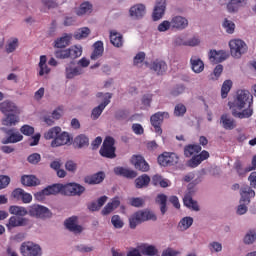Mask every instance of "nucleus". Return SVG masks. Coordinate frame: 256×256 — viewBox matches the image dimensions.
<instances>
[{"instance_id": "nucleus-23", "label": "nucleus", "mask_w": 256, "mask_h": 256, "mask_svg": "<svg viewBox=\"0 0 256 256\" xmlns=\"http://www.w3.org/2000/svg\"><path fill=\"white\" fill-rule=\"evenodd\" d=\"M227 59V53L223 50H211L209 52V60L211 63H223Z\"/></svg>"}, {"instance_id": "nucleus-44", "label": "nucleus", "mask_w": 256, "mask_h": 256, "mask_svg": "<svg viewBox=\"0 0 256 256\" xmlns=\"http://www.w3.org/2000/svg\"><path fill=\"white\" fill-rule=\"evenodd\" d=\"M201 151V147L198 144H190L184 148L185 157H191L195 155V153H199Z\"/></svg>"}, {"instance_id": "nucleus-63", "label": "nucleus", "mask_w": 256, "mask_h": 256, "mask_svg": "<svg viewBox=\"0 0 256 256\" xmlns=\"http://www.w3.org/2000/svg\"><path fill=\"white\" fill-rule=\"evenodd\" d=\"M65 169L69 171V173H75L77 171V163L73 160H68L65 163Z\"/></svg>"}, {"instance_id": "nucleus-30", "label": "nucleus", "mask_w": 256, "mask_h": 256, "mask_svg": "<svg viewBox=\"0 0 256 256\" xmlns=\"http://www.w3.org/2000/svg\"><path fill=\"white\" fill-rule=\"evenodd\" d=\"M7 134L10 135V137L2 140V143L4 145H7L9 143H19V141H23V135L19 132L13 133V130H8Z\"/></svg>"}, {"instance_id": "nucleus-46", "label": "nucleus", "mask_w": 256, "mask_h": 256, "mask_svg": "<svg viewBox=\"0 0 256 256\" xmlns=\"http://www.w3.org/2000/svg\"><path fill=\"white\" fill-rule=\"evenodd\" d=\"M46 195H57V193H63L62 184H54L44 188Z\"/></svg>"}, {"instance_id": "nucleus-64", "label": "nucleus", "mask_w": 256, "mask_h": 256, "mask_svg": "<svg viewBox=\"0 0 256 256\" xmlns=\"http://www.w3.org/2000/svg\"><path fill=\"white\" fill-rule=\"evenodd\" d=\"M239 205H238V207H237V209H236V213H237V215H245V213H247V211H248V207H247V205H249V204H247V202H241V200L239 201Z\"/></svg>"}, {"instance_id": "nucleus-37", "label": "nucleus", "mask_w": 256, "mask_h": 256, "mask_svg": "<svg viewBox=\"0 0 256 256\" xmlns=\"http://www.w3.org/2000/svg\"><path fill=\"white\" fill-rule=\"evenodd\" d=\"M71 41V35L65 34L64 36L58 38L54 42V47L57 49H65Z\"/></svg>"}, {"instance_id": "nucleus-1", "label": "nucleus", "mask_w": 256, "mask_h": 256, "mask_svg": "<svg viewBox=\"0 0 256 256\" xmlns=\"http://www.w3.org/2000/svg\"><path fill=\"white\" fill-rule=\"evenodd\" d=\"M233 117L249 119L253 115V95L249 90H238L234 101L228 102Z\"/></svg>"}, {"instance_id": "nucleus-58", "label": "nucleus", "mask_w": 256, "mask_h": 256, "mask_svg": "<svg viewBox=\"0 0 256 256\" xmlns=\"http://www.w3.org/2000/svg\"><path fill=\"white\" fill-rule=\"evenodd\" d=\"M187 113V107L183 104H177L174 108V115L176 117H183Z\"/></svg>"}, {"instance_id": "nucleus-13", "label": "nucleus", "mask_w": 256, "mask_h": 256, "mask_svg": "<svg viewBox=\"0 0 256 256\" xmlns=\"http://www.w3.org/2000/svg\"><path fill=\"white\" fill-rule=\"evenodd\" d=\"M170 23L172 30L175 29L176 31H184V29L189 27V20L181 15L172 16Z\"/></svg>"}, {"instance_id": "nucleus-45", "label": "nucleus", "mask_w": 256, "mask_h": 256, "mask_svg": "<svg viewBox=\"0 0 256 256\" xmlns=\"http://www.w3.org/2000/svg\"><path fill=\"white\" fill-rule=\"evenodd\" d=\"M191 225H193V217L186 216L180 220L178 228L180 231H187Z\"/></svg>"}, {"instance_id": "nucleus-28", "label": "nucleus", "mask_w": 256, "mask_h": 256, "mask_svg": "<svg viewBox=\"0 0 256 256\" xmlns=\"http://www.w3.org/2000/svg\"><path fill=\"white\" fill-rule=\"evenodd\" d=\"M121 205V201L119 200V197H115L112 199L111 202H109L101 211L102 215H109L110 213H113L117 207Z\"/></svg>"}, {"instance_id": "nucleus-9", "label": "nucleus", "mask_w": 256, "mask_h": 256, "mask_svg": "<svg viewBox=\"0 0 256 256\" xmlns=\"http://www.w3.org/2000/svg\"><path fill=\"white\" fill-rule=\"evenodd\" d=\"M62 193L63 195H67L70 197H75V195L80 196L85 193V187L77 183H68L64 185L62 184Z\"/></svg>"}, {"instance_id": "nucleus-42", "label": "nucleus", "mask_w": 256, "mask_h": 256, "mask_svg": "<svg viewBox=\"0 0 256 256\" xmlns=\"http://www.w3.org/2000/svg\"><path fill=\"white\" fill-rule=\"evenodd\" d=\"M156 203L160 205L161 214L165 215V213H167V195L158 194L156 197Z\"/></svg>"}, {"instance_id": "nucleus-10", "label": "nucleus", "mask_w": 256, "mask_h": 256, "mask_svg": "<svg viewBox=\"0 0 256 256\" xmlns=\"http://www.w3.org/2000/svg\"><path fill=\"white\" fill-rule=\"evenodd\" d=\"M179 161V157L177 154L171 152H164L158 157V163L162 167H171L173 165H177Z\"/></svg>"}, {"instance_id": "nucleus-32", "label": "nucleus", "mask_w": 256, "mask_h": 256, "mask_svg": "<svg viewBox=\"0 0 256 256\" xmlns=\"http://www.w3.org/2000/svg\"><path fill=\"white\" fill-rule=\"evenodd\" d=\"M6 117L2 119V125L5 127H15L19 123V116L16 114H5Z\"/></svg>"}, {"instance_id": "nucleus-47", "label": "nucleus", "mask_w": 256, "mask_h": 256, "mask_svg": "<svg viewBox=\"0 0 256 256\" xmlns=\"http://www.w3.org/2000/svg\"><path fill=\"white\" fill-rule=\"evenodd\" d=\"M151 181V178L147 174H143L135 180L137 189H142V187H147Z\"/></svg>"}, {"instance_id": "nucleus-33", "label": "nucleus", "mask_w": 256, "mask_h": 256, "mask_svg": "<svg viewBox=\"0 0 256 256\" xmlns=\"http://www.w3.org/2000/svg\"><path fill=\"white\" fill-rule=\"evenodd\" d=\"M105 179V173L98 172L92 176H88L85 178V183H88V185H97L99 183H102V181Z\"/></svg>"}, {"instance_id": "nucleus-27", "label": "nucleus", "mask_w": 256, "mask_h": 256, "mask_svg": "<svg viewBox=\"0 0 256 256\" xmlns=\"http://www.w3.org/2000/svg\"><path fill=\"white\" fill-rule=\"evenodd\" d=\"M83 73H85V70L79 66L74 68L71 66H66L65 68L66 79H74V77L83 75Z\"/></svg>"}, {"instance_id": "nucleus-4", "label": "nucleus", "mask_w": 256, "mask_h": 256, "mask_svg": "<svg viewBox=\"0 0 256 256\" xmlns=\"http://www.w3.org/2000/svg\"><path fill=\"white\" fill-rule=\"evenodd\" d=\"M247 1L249 0H218V3L226 9L227 13L234 15L235 13H239V10L247 5Z\"/></svg>"}, {"instance_id": "nucleus-7", "label": "nucleus", "mask_w": 256, "mask_h": 256, "mask_svg": "<svg viewBox=\"0 0 256 256\" xmlns=\"http://www.w3.org/2000/svg\"><path fill=\"white\" fill-rule=\"evenodd\" d=\"M20 253L23 256H41V246L33 242H23L20 246Z\"/></svg>"}, {"instance_id": "nucleus-24", "label": "nucleus", "mask_w": 256, "mask_h": 256, "mask_svg": "<svg viewBox=\"0 0 256 256\" xmlns=\"http://www.w3.org/2000/svg\"><path fill=\"white\" fill-rule=\"evenodd\" d=\"M129 13L133 19H143L145 17V5L136 4L130 8Z\"/></svg>"}, {"instance_id": "nucleus-18", "label": "nucleus", "mask_w": 256, "mask_h": 256, "mask_svg": "<svg viewBox=\"0 0 256 256\" xmlns=\"http://www.w3.org/2000/svg\"><path fill=\"white\" fill-rule=\"evenodd\" d=\"M78 218L77 216H72L65 220L64 225L68 231L72 233L79 234L83 232V226L77 224Z\"/></svg>"}, {"instance_id": "nucleus-41", "label": "nucleus", "mask_w": 256, "mask_h": 256, "mask_svg": "<svg viewBox=\"0 0 256 256\" xmlns=\"http://www.w3.org/2000/svg\"><path fill=\"white\" fill-rule=\"evenodd\" d=\"M110 41L114 47H123V35L116 31L110 32Z\"/></svg>"}, {"instance_id": "nucleus-55", "label": "nucleus", "mask_w": 256, "mask_h": 256, "mask_svg": "<svg viewBox=\"0 0 256 256\" xmlns=\"http://www.w3.org/2000/svg\"><path fill=\"white\" fill-rule=\"evenodd\" d=\"M223 73V65L218 64L215 68L213 73L210 75V79L212 81H217L221 77V74Z\"/></svg>"}, {"instance_id": "nucleus-11", "label": "nucleus", "mask_w": 256, "mask_h": 256, "mask_svg": "<svg viewBox=\"0 0 256 256\" xmlns=\"http://www.w3.org/2000/svg\"><path fill=\"white\" fill-rule=\"evenodd\" d=\"M111 97H113V94H111V93L105 94L103 102L92 109L91 119H93L95 121V120L99 119V117H101L103 111H105V107H107V105H109V103H111Z\"/></svg>"}, {"instance_id": "nucleus-51", "label": "nucleus", "mask_w": 256, "mask_h": 256, "mask_svg": "<svg viewBox=\"0 0 256 256\" xmlns=\"http://www.w3.org/2000/svg\"><path fill=\"white\" fill-rule=\"evenodd\" d=\"M222 26L229 35H233V33H235V23L233 21L225 18Z\"/></svg>"}, {"instance_id": "nucleus-31", "label": "nucleus", "mask_w": 256, "mask_h": 256, "mask_svg": "<svg viewBox=\"0 0 256 256\" xmlns=\"http://www.w3.org/2000/svg\"><path fill=\"white\" fill-rule=\"evenodd\" d=\"M73 145L76 149H83V147H87L89 145V137L85 134H80L74 138Z\"/></svg>"}, {"instance_id": "nucleus-21", "label": "nucleus", "mask_w": 256, "mask_h": 256, "mask_svg": "<svg viewBox=\"0 0 256 256\" xmlns=\"http://www.w3.org/2000/svg\"><path fill=\"white\" fill-rule=\"evenodd\" d=\"M190 67L193 73L199 74L205 71V63L198 56H192L190 58Z\"/></svg>"}, {"instance_id": "nucleus-61", "label": "nucleus", "mask_w": 256, "mask_h": 256, "mask_svg": "<svg viewBox=\"0 0 256 256\" xmlns=\"http://www.w3.org/2000/svg\"><path fill=\"white\" fill-rule=\"evenodd\" d=\"M130 205L132 207H143L145 205V199L141 197L130 198Z\"/></svg>"}, {"instance_id": "nucleus-26", "label": "nucleus", "mask_w": 256, "mask_h": 256, "mask_svg": "<svg viewBox=\"0 0 256 256\" xmlns=\"http://www.w3.org/2000/svg\"><path fill=\"white\" fill-rule=\"evenodd\" d=\"M220 123L226 130H233L237 127L235 120L229 114H222L220 117Z\"/></svg>"}, {"instance_id": "nucleus-3", "label": "nucleus", "mask_w": 256, "mask_h": 256, "mask_svg": "<svg viewBox=\"0 0 256 256\" xmlns=\"http://www.w3.org/2000/svg\"><path fill=\"white\" fill-rule=\"evenodd\" d=\"M230 53L234 59H241L249 50L247 43L241 39H232L229 41Z\"/></svg>"}, {"instance_id": "nucleus-38", "label": "nucleus", "mask_w": 256, "mask_h": 256, "mask_svg": "<svg viewBox=\"0 0 256 256\" xmlns=\"http://www.w3.org/2000/svg\"><path fill=\"white\" fill-rule=\"evenodd\" d=\"M9 213L11 215H16L17 217H25V215H29V209L23 206H10Z\"/></svg>"}, {"instance_id": "nucleus-22", "label": "nucleus", "mask_w": 256, "mask_h": 256, "mask_svg": "<svg viewBox=\"0 0 256 256\" xmlns=\"http://www.w3.org/2000/svg\"><path fill=\"white\" fill-rule=\"evenodd\" d=\"M114 173L115 175H118L119 177H125L126 179H135V177H137V172H135V170L121 166L115 167Z\"/></svg>"}, {"instance_id": "nucleus-48", "label": "nucleus", "mask_w": 256, "mask_h": 256, "mask_svg": "<svg viewBox=\"0 0 256 256\" xmlns=\"http://www.w3.org/2000/svg\"><path fill=\"white\" fill-rule=\"evenodd\" d=\"M91 9H93V6L89 2H84L77 9L76 15H87V13H91Z\"/></svg>"}, {"instance_id": "nucleus-43", "label": "nucleus", "mask_w": 256, "mask_h": 256, "mask_svg": "<svg viewBox=\"0 0 256 256\" xmlns=\"http://www.w3.org/2000/svg\"><path fill=\"white\" fill-rule=\"evenodd\" d=\"M184 205L188 207V209H192L193 211H199V204H197V201L193 200V198L186 194L183 198Z\"/></svg>"}, {"instance_id": "nucleus-25", "label": "nucleus", "mask_w": 256, "mask_h": 256, "mask_svg": "<svg viewBox=\"0 0 256 256\" xmlns=\"http://www.w3.org/2000/svg\"><path fill=\"white\" fill-rule=\"evenodd\" d=\"M0 111L4 115H8V113H19V108H17V105H15V103L6 100L0 103Z\"/></svg>"}, {"instance_id": "nucleus-5", "label": "nucleus", "mask_w": 256, "mask_h": 256, "mask_svg": "<svg viewBox=\"0 0 256 256\" xmlns=\"http://www.w3.org/2000/svg\"><path fill=\"white\" fill-rule=\"evenodd\" d=\"M99 153L106 159H115L117 157L115 154V139L111 136L106 137Z\"/></svg>"}, {"instance_id": "nucleus-14", "label": "nucleus", "mask_w": 256, "mask_h": 256, "mask_svg": "<svg viewBox=\"0 0 256 256\" xmlns=\"http://www.w3.org/2000/svg\"><path fill=\"white\" fill-rule=\"evenodd\" d=\"M147 67L150 71L156 73V75H163L167 72V63L163 60L156 59L152 61L150 64L146 63Z\"/></svg>"}, {"instance_id": "nucleus-54", "label": "nucleus", "mask_w": 256, "mask_h": 256, "mask_svg": "<svg viewBox=\"0 0 256 256\" xmlns=\"http://www.w3.org/2000/svg\"><path fill=\"white\" fill-rule=\"evenodd\" d=\"M157 29L159 33H165L169 31V29H173V26L171 24V21L164 20L158 25Z\"/></svg>"}, {"instance_id": "nucleus-15", "label": "nucleus", "mask_w": 256, "mask_h": 256, "mask_svg": "<svg viewBox=\"0 0 256 256\" xmlns=\"http://www.w3.org/2000/svg\"><path fill=\"white\" fill-rule=\"evenodd\" d=\"M253 197H255V190H253L251 186L245 185L240 188V203H246V205H249Z\"/></svg>"}, {"instance_id": "nucleus-57", "label": "nucleus", "mask_w": 256, "mask_h": 256, "mask_svg": "<svg viewBox=\"0 0 256 256\" xmlns=\"http://www.w3.org/2000/svg\"><path fill=\"white\" fill-rule=\"evenodd\" d=\"M255 241H256L255 231L250 230L244 236V243L245 245H252V243H255Z\"/></svg>"}, {"instance_id": "nucleus-50", "label": "nucleus", "mask_w": 256, "mask_h": 256, "mask_svg": "<svg viewBox=\"0 0 256 256\" xmlns=\"http://www.w3.org/2000/svg\"><path fill=\"white\" fill-rule=\"evenodd\" d=\"M231 87H233V82L231 80H226L222 84L221 88V97L222 99H227V95L231 91Z\"/></svg>"}, {"instance_id": "nucleus-39", "label": "nucleus", "mask_w": 256, "mask_h": 256, "mask_svg": "<svg viewBox=\"0 0 256 256\" xmlns=\"http://www.w3.org/2000/svg\"><path fill=\"white\" fill-rule=\"evenodd\" d=\"M59 133H61V127H52L44 133V139H46V141H55Z\"/></svg>"}, {"instance_id": "nucleus-16", "label": "nucleus", "mask_w": 256, "mask_h": 256, "mask_svg": "<svg viewBox=\"0 0 256 256\" xmlns=\"http://www.w3.org/2000/svg\"><path fill=\"white\" fill-rule=\"evenodd\" d=\"M29 225V219L17 216H11L6 224L7 229H15V227H27Z\"/></svg>"}, {"instance_id": "nucleus-53", "label": "nucleus", "mask_w": 256, "mask_h": 256, "mask_svg": "<svg viewBox=\"0 0 256 256\" xmlns=\"http://www.w3.org/2000/svg\"><path fill=\"white\" fill-rule=\"evenodd\" d=\"M208 249L212 253H221L223 251V245L220 242L213 241L209 243Z\"/></svg>"}, {"instance_id": "nucleus-35", "label": "nucleus", "mask_w": 256, "mask_h": 256, "mask_svg": "<svg viewBox=\"0 0 256 256\" xmlns=\"http://www.w3.org/2000/svg\"><path fill=\"white\" fill-rule=\"evenodd\" d=\"M49 73H51V68L47 66V56L42 55L39 62V75L43 77V75H49Z\"/></svg>"}, {"instance_id": "nucleus-49", "label": "nucleus", "mask_w": 256, "mask_h": 256, "mask_svg": "<svg viewBox=\"0 0 256 256\" xmlns=\"http://www.w3.org/2000/svg\"><path fill=\"white\" fill-rule=\"evenodd\" d=\"M70 59H77L83 55V47L81 46H71L68 48Z\"/></svg>"}, {"instance_id": "nucleus-59", "label": "nucleus", "mask_w": 256, "mask_h": 256, "mask_svg": "<svg viewBox=\"0 0 256 256\" xmlns=\"http://www.w3.org/2000/svg\"><path fill=\"white\" fill-rule=\"evenodd\" d=\"M111 223L115 229H123V220H121V217L119 215H114L111 218Z\"/></svg>"}, {"instance_id": "nucleus-60", "label": "nucleus", "mask_w": 256, "mask_h": 256, "mask_svg": "<svg viewBox=\"0 0 256 256\" xmlns=\"http://www.w3.org/2000/svg\"><path fill=\"white\" fill-rule=\"evenodd\" d=\"M20 132L23 135H26V137H31V135H33V133H35V128L33 126L26 124L20 128Z\"/></svg>"}, {"instance_id": "nucleus-20", "label": "nucleus", "mask_w": 256, "mask_h": 256, "mask_svg": "<svg viewBox=\"0 0 256 256\" xmlns=\"http://www.w3.org/2000/svg\"><path fill=\"white\" fill-rule=\"evenodd\" d=\"M12 196L14 199H17V201H22V203H31L33 201V196L30 193L25 192V190L21 188H16L12 192Z\"/></svg>"}, {"instance_id": "nucleus-6", "label": "nucleus", "mask_w": 256, "mask_h": 256, "mask_svg": "<svg viewBox=\"0 0 256 256\" xmlns=\"http://www.w3.org/2000/svg\"><path fill=\"white\" fill-rule=\"evenodd\" d=\"M28 215L30 217H38L39 219H47L51 217V210L45 206L34 204L28 207Z\"/></svg>"}, {"instance_id": "nucleus-56", "label": "nucleus", "mask_w": 256, "mask_h": 256, "mask_svg": "<svg viewBox=\"0 0 256 256\" xmlns=\"http://www.w3.org/2000/svg\"><path fill=\"white\" fill-rule=\"evenodd\" d=\"M249 169H251L250 166L243 168V166L241 165V162L236 163V171L239 177H245L247 173H250V171H253Z\"/></svg>"}, {"instance_id": "nucleus-19", "label": "nucleus", "mask_w": 256, "mask_h": 256, "mask_svg": "<svg viewBox=\"0 0 256 256\" xmlns=\"http://www.w3.org/2000/svg\"><path fill=\"white\" fill-rule=\"evenodd\" d=\"M165 9H167V0H157L152 17L154 21H159L165 15Z\"/></svg>"}, {"instance_id": "nucleus-2", "label": "nucleus", "mask_w": 256, "mask_h": 256, "mask_svg": "<svg viewBox=\"0 0 256 256\" xmlns=\"http://www.w3.org/2000/svg\"><path fill=\"white\" fill-rule=\"evenodd\" d=\"M145 221H157V215L149 210L135 212L129 218L130 229H135L137 225H141Z\"/></svg>"}, {"instance_id": "nucleus-17", "label": "nucleus", "mask_w": 256, "mask_h": 256, "mask_svg": "<svg viewBox=\"0 0 256 256\" xmlns=\"http://www.w3.org/2000/svg\"><path fill=\"white\" fill-rule=\"evenodd\" d=\"M132 165H134L135 169L138 171H142V173H146V171H149V163L145 161V158L141 155H134L131 159Z\"/></svg>"}, {"instance_id": "nucleus-62", "label": "nucleus", "mask_w": 256, "mask_h": 256, "mask_svg": "<svg viewBox=\"0 0 256 256\" xmlns=\"http://www.w3.org/2000/svg\"><path fill=\"white\" fill-rule=\"evenodd\" d=\"M55 57L57 59H70L69 48L64 50H57L55 52Z\"/></svg>"}, {"instance_id": "nucleus-52", "label": "nucleus", "mask_w": 256, "mask_h": 256, "mask_svg": "<svg viewBox=\"0 0 256 256\" xmlns=\"http://www.w3.org/2000/svg\"><path fill=\"white\" fill-rule=\"evenodd\" d=\"M89 33H91V30H89V28H80L78 31L74 33V37L78 40L86 39V37H89Z\"/></svg>"}, {"instance_id": "nucleus-40", "label": "nucleus", "mask_w": 256, "mask_h": 256, "mask_svg": "<svg viewBox=\"0 0 256 256\" xmlns=\"http://www.w3.org/2000/svg\"><path fill=\"white\" fill-rule=\"evenodd\" d=\"M140 251L142 255H147V256H158L159 255V250H157V247L153 245H143L140 246Z\"/></svg>"}, {"instance_id": "nucleus-12", "label": "nucleus", "mask_w": 256, "mask_h": 256, "mask_svg": "<svg viewBox=\"0 0 256 256\" xmlns=\"http://www.w3.org/2000/svg\"><path fill=\"white\" fill-rule=\"evenodd\" d=\"M73 141V138L69 134V132H65L61 130L60 133H58V136L54 140L51 141V147H63V145H69L70 142Z\"/></svg>"}, {"instance_id": "nucleus-29", "label": "nucleus", "mask_w": 256, "mask_h": 256, "mask_svg": "<svg viewBox=\"0 0 256 256\" xmlns=\"http://www.w3.org/2000/svg\"><path fill=\"white\" fill-rule=\"evenodd\" d=\"M93 47L94 50L90 56V59H92V61H97L99 57H103V51H105V49L103 48V42L97 41L96 43H94Z\"/></svg>"}, {"instance_id": "nucleus-36", "label": "nucleus", "mask_w": 256, "mask_h": 256, "mask_svg": "<svg viewBox=\"0 0 256 256\" xmlns=\"http://www.w3.org/2000/svg\"><path fill=\"white\" fill-rule=\"evenodd\" d=\"M21 183L26 187H35L39 184V179L33 175H24L21 177Z\"/></svg>"}, {"instance_id": "nucleus-34", "label": "nucleus", "mask_w": 256, "mask_h": 256, "mask_svg": "<svg viewBox=\"0 0 256 256\" xmlns=\"http://www.w3.org/2000/svg\"><path fill=\"white\" fill-rule=\"evenodd\" d=\"M19 49V39L18 38H10L5 45V52L9 55L11 53H15Z\"/></svg>"}, {"instance_id": "nucleus-8", "label": "nucleus", "mask_w": 256, "mask_h": 256, "mask_svg": "<svg viewBox=\"0 0 256 256\" xmlns=\"http://www.w3.org/2000/svg\"><path fill=\"white\" fill-rule=\"evenodd\" d=\"M164 119H169V112H156L150 118L151 125L154 127V131L157 135H161L163 133L161 124L163 123Z\"/></svg>"}]
</instances>
